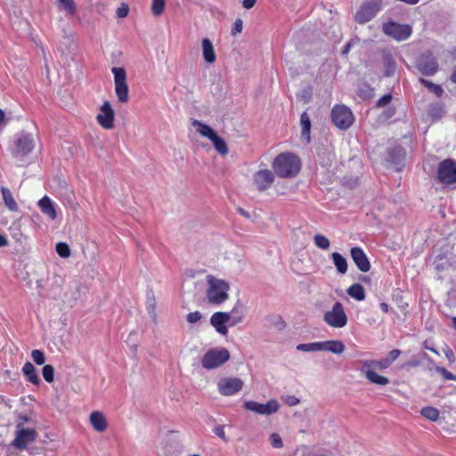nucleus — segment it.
I'll list each match as a JSON object with an SVG mask.
<instances>
[{"mask_svg":"<svg viewBox=\"0 0 456 456\" xmlns=\"http://www.w3.org/2000/svg\"><path fill=\"white\" fill-rule=\"evenodd\" d=\"M202 318L201 314L199 311L191 312L187 314V322L190 323H195Z\"/></svg>","mask_w":456,"mask_h":456,"instance_id":"47","label":"nucleus"},{"mask_svg":"<svg viewBox=\"0 0 456 456\" xmlns=\"http://www.w3.org/2000/svg\"><path fill=\"white\" fill-rule=\"evenodd\" d=\"M95 118L102 128L107 130L114 128L115 110L109 101L103 102Z\"/></svg>","mask_w":456,"mask_h":456,"instance_id":"14","label":"nucleus"},{"mask_svg":"<svg viewBox=\"0 0 456 456\" xmlns=\"http://www.w3.org/2000/svg\"><path fill=\"white\" fill-rule=\"evenodd\" d=\"M380 308L384 313H387L389 310V305L387 303H381Z\"/></svg>","mask_w":456,"mask_h":456,"instance_id":"56","label":"nucleus"},{"mask_svg":"<svg viewBox=\"0 0 456 456\" xmlns=\"http://www.w3.org/2000/svg\"><path fill=\"white\" fill-rule=\"evenodd\" d=\"M416 68L424 76H433L439 69V65L431 52L422 53L416 63Z\"/></svg>","mask_w":456,"mask_h":456,"instance_id":"13","label":"nucleus"},{"mask_svg":"<svg viewBox=\"0 0 456 456\" xmlns=\"http://www.w3.org/2000/svg\"><path fill=\"white\" fill-rule=\"evenodd\" d=\"M300 168V159L290 152L279 154L273 162L274 173L281 178L295 177L299 173Z\"/></svg>","mask_w":456,"mask_h":456,"instance_id":"1","label":"nucleus"},{"mask_svg":"<svg viewBox=\"0 0 456 456\" xmlns=\"http://www.w3.org/2000/svg\"><path fill=\"white\" fill-rule=\"evenodd\" d=\"M281 326H282V327L285 325V324H284V321H281Z\"/></svg>","mask_w":456,"mask_h":456,"instance_id":"64","label":"nucleus"},{"mask_svg":"<svg viewBox=\"0 0 456 456\" xmlns=\"http://www.w3.org/2000/svg\"><path fill=\"white\" fill-rule=\"evenodd\" d=\"M90 423L94 430L102 433L108 428L107 419L104 414L99 411H94L89 417Z\"/></svg>","mask_w":456,"mask_h":456,"instance_id":"20","label":"nucleus"},{"mask_svg":"<svg viewBox=\"0 0 456 456\" xmlns=\"http://www.w3.org/2000/svg\"><path fill=\"white\" fill-rule=\"evenodd\" d=\"M230 353L224 347H215L209 349L201 359V365L206 370H212L220 367L229 361Z\"/></svg>","mask_w":456,"mask_h":456,"instance_id":"5","label":"nucleus"},{"mask_svg":"<svg viewBox=\"0 0 456 456\" xmlns=\"http://www.w3.org/2000/svg\"><path fill=\"white\" fill-rule=\"evenodd\" d=\"M192 126L196 128V131L203 137L209 139L216 151L222 156H226L229 152V148L225 141L221 138L215 130L209 126L202 123L201 121L194 119L192 121Z\"/></svg>","mask_w":456,"mask_h":456,"instance_id":"4","label":"nucleus"},{"mask_svg":"<svg viewBox=\"0 0 456 456\" xmlns=\"http://www.w3.org/2000/svg\"><path fill=\"white\" fill-rule=\"evenodd\" d=\"M287 403L289 405L293 406V405H297L299 403V400L297 397H295V396H290V397L288 398Z\"/></svg>","mask_w":456,"mask_h":456,"instance_id":"53","label":"nucleus"},{"mask_svg":"<svg viewBox=\"0 0 456 456\" xmlns=\"http://www.w3.org/2000/svg\"><path fill=\"white\" fill-rule=\"evenodd\" d=\"M8 244V241L6 240V238L0 234V247H4V246H6Z\"/></svg>","mask_w":456,"mask_h":456,"instance_id":"55","label":"nucleus"},{"mask_svg":"<svg viewBox=\"0 0 456 456\" xmlns=\"http://www.w3.org/2000/svg\"><path fill=\"white\" fill-rule=\"evenodd\" d=\"M300 123L302 126V137L310 140L311 120L306 112H303L300 116Z\"/></svg>","mask_w":456,"mask_h":456,"instance_id":"31","label":"nucleus"},{"mask_svg":"<svg viewBox=\"0 0 456 456\" xmlns=\"http://www.w3.org/2000/svg\"><path fill=\"white\" fill-rule=\"evenodd\" d=\"M451 80L453 82V83H456V67L451 76Z\"/></svg>","mask_w":456,"mask_h":456,"instance_id":"58","label":"nucleus"},{"mask_svg":"<svg viewBox=\"0 0 456 456\" xmlns=\"http://www.w3.org/2000/svg\"><path fill=\"white\" fill-rule=\"evenodd\" d=\"M331 259L338 272L341 274H345L347 271L346 259L338 252H333L331 254Z\"/></svg>","mask_w":456,"mask_h":456,"instance_id":"29","label":"nucleus"},{"mask_svg":"<svg viewBox=\"0 0 456 456\" xmlns=\"http://www.w3.org/2000/svg\"><path fill=\"white\" fill-rule=\"evenodd\" d=\"M351 257L357 266V268L363 273L370 271V263L363 251L360 247H353L350 249Z\"/></svg>","mask_w":456,"mask_h":456,"instance_id":"19","label":"nucleus"},{"mask_svg":"<svg viewBox=\"0 0 456 456\" xmlns=\"http://www.w3.org/2000/svg\"><path fill=\"white\" fill-rule=\"evenodd\" d=\"M21 370L24 377L28 382L36 386H38L40 384V379L38 377L37 370L30 362H25Z\"/></svg>","mask_w":456,"mask_h":456,"instance_id":"27","label":"nucleus"},{"mask_svg":"<svg viewBox=\"0 0 456 456\" xmlns=\"http://www.w3.org/2000/svg\"><path fill=\"white\" fill-rule=\"evenodd\" d=\"M243 28V21L241 19H237L234 23L232 24V29H231V35L232 36H237L238 34L241 33Z\"/></svg>","mask_w":456,"mask_h":456,"instance_id":"43","label":"nucleus"},{"mask_svg":"<svg viewBox=\"0 0 456 456\" xmlns=\"http://www.w3.org/2000/svg\"><path fill=\"white\" fill-rule=\"evenodd\" d=\"M244 408L261 415H271L279 411L280 404L275 399H272L266 403H260L255 401H246L244 403Z\"/></svg>","mask_w":456,"mask_h":456,"instance_id":"15","label":"nucleus"},{"mask_svg":"<svg viewBox=\"0 0 456 456\" xmlns=\"http://www.w3.org/2000/svg\"><path fill=\"white\" fill-rule=\"evenodd\" d=\"M314 245L321 249H328L330 246V240L322 234H315L314 237Z\"/></svg>","mask_w":456,"mask_h":456,"instance_id":"36","label":"nucleus"},{"mask_svg":"<svg viewBox=\"0 0 456 456\" xmlns=\"http://www.w3.org/2000/svg\"><path fill=\"white\" fill-rule=\"evenodd\" d=\"M382 62L385 69V76L391 77L396 69V62L393 54L388 50L382 51Z\"/></svg>","mask_w":456,"mask_h":456,"instance_id":"23","label":"nucleus"},{"mask_svg":"<svg viewBox=\"0 0 456 456\" xmlns=\"http://www.w3.org/2000/svg\"><path fill=\"white\" fill-rule=\"evenodd\" d=\"M270 442L273 447L274 448H281L283 446V442L281 436L277 433H273L270 436Z\"/></svg>","mask_w":456,"mask_h":456,"instance_id":"42","label":"nucleus"},{"mask_svg":"<svg viewBox=\"0 0 456 456\" xmlns=\"http://www.w3.org/2000/svg\"><path fill=\"white\" fill-rule=\"evenodd\" d=\"M111 71L114 75L115 92L118 101L122 103L127 102L129 95L125 69L114 67Z\"/></svg>","mask_w":456,"mask_h":456,"instance_id":"11","label":"nucleus"},{"mask_svg":"<svg viewBox=\"0 0 456 456\" xmlns=\"http://www.w3.org/2000/svg\"><path fill=\"white\" fill-rule=\"evenodd\" d=\"M1 192L3 194L4 202L5 206L7 207V208L12 212H18L19 206H18L12 191L6 187H2Z\"/></svg>","mask_w":456,"mask_h":456,"instance_id":"28","label":"nucleus"},{"mask_svg":"<svg viewBox=\"0 0 456 456\" xmlns=\"http://www.w3.org/2000/svg\"><path fill=\"white\" fill-rule=\"evenodd\" d=\"M400 354H401V350L393 349L388 353V356L387 358L388 360H390V362L392 363L395 360H396L399 357Z\"/></svg>","mask_w":456,"mask_h":456,"instance_id":"49","label":"nucleus"},{"mask_svg":"<svg viewBox=\"0 0 456 456\" xmlns=\"http://www.w3.org/2000/svg\"><path fill=\"white\" fill-rule=\"evenodd\" d=\"M323 321L331 328L340 329L347 324V315L342 303L336 302L331 310L323 314Z\"/></svg>","mask_w":456,"mask_h":456,"instance_id":"8","label":"nucleus"},{"mask_svg":"<svg viewBox=\"0 0 456 456\" xmlns=\"http://www.w3.org/2000/svg\"><path fill=\"white\" fill-rule=\"evenodd\" d=\"M392 101V95L390 94H384L381 98L378 100L376 102V106L379 108L385 107L390 103Z\"/></svg>","mask_w":456,"mask_h":456,"instance_id":"46","label":"nucleus"},{"mask_svg":"<svg viewBox=\"0 0 456 456\" xmlns=\"http://www.w3.org/2000/svg\"><path fill=\"white\" fill-rule=\"evenodd\" d=\"M436 370L447 380H456V376L447 370L444 367H436Z\"/></svg>","mask_w":456,"mask_h":456,"instance_id":"44","label":"nucleus"},{"mask_svg":"<svg viewBox=\"0 0 456 456\" xmlns=\"http://www.w3.org/2000/svg\"><path fill=\"white\" fill-rule=\"evenodd\" d=\"M404 158V153L401 148H393L388 151V160L393 164L399 165Z\"/></svg>","mask_w":456,"mask_h":456,"instance_id":"33","label":"nucleus"},{"mask_svg":"<svg viewBox=\"0 0 456 456\" xmlns=\"http://www.w3.org/2000/svg\"><path fill=\"white\" fill-rule=\"evenodd\" d=\"M231 319L232 314L216 312L210 317V323L218 333L225 336L228 333L226 323H228Z\"/></svg>","mask_w":456,"mask_h":456,"instance_id":"18","label":"nucleus"},{"mask_svg":"<svg viewBox=\"0 0 456 456\" xmlns=\"http://www.w3.org/2000/svg\"><path fill=\"white\" fill-rule=\"evenodd\" d=\"M321 351H328L341 354L345 351V345L341 340H327L321 342Z\"/></svg>","mask_w":456,"mask_h":456,"instance_id":"26","label":"nucleus"},{"mask_svg":"<svg viewBox=\"0 0 456 456\" xmlns=\"http://www.w3.org/2000/svg\"><path fill=\"white\" fill-rule=\"evenodd\" d=\"M31 357L37 365H43L45 362V355L44 352L38 349L32 350Z\"/></svg>","mask_w":456,"mask_h":456,"instance_id":"41","label":"nucleus"},{"mask_svg":"<svg viewBox=\"0 0 456 456\" xmlns=\"http://www.w3.org/2000/svg\"><path fill=\"white\" fill-rule=\"evenodd\" d=\"M331 120L338 128L346 130L353 125L354 117L349 108L337 104L331 110Z\"/></svg>","mask_w":456,"mask_h":456,"instance_id":"6","label":"nucleus"},{"mask_svg":"<svg viewBox=\"0 0 456 456\" xmlns=\"http://www.w3.org/2000/svg\"><path fill=\"white\" fill-rule=\"evenodd\" d=\"M426 348H427V349H428V350H430L431 352L435 353V354H437V355L439 354V353H438L435 348H433V347H428V346H426Z\"/></svg>","mask_w":456,"mask_h":456,"instance_id":"60","label":"nucleus"},{"mask_svg":"<svg viewBox=\"0 0 456 456\" xmlns=\"http://www.w3.org/2000/svg\"><path fill=\"white\" fill-rule=\"evenodd\" d=\"M381 0H369L363 3L355 14V20L361 24L370 21L381 10Z\"/></svg>","mask_w":456,"mask_h":456,"instance_id":"12","label":"nucleus"},{"mask_svg":"<svg viewBox=\"0 0 456 456\" xmlns=\"http://www.w3.org/2000/svg\"><path fill=\"white\" fill-rule=\"evenodd\" d=\"M230 314H232V318L233 319V322H232V325L239 323V322H240L242 321V316L241 315H235V314H236L235 308H233L232 311Z\"/></svg>","mask_w":456,"mask_h":456,"instance_id":"50","label":"nucleus"},{"mask_svg":"<svg viewBox=\"0 0 456 456\" xmlns=\"http://www.w3.org/2000/svg\"><path fill=\"white\" fill-rule=\"evenodd\" d=\"M382 30L385 35L396 41H404L410 37L412 28L408 24H400L390 20L383 24Z\"/></svg>","mask_w":456,"mask_h":456,"instance_id":"10","label":"nucleus"},{"mask_svg":"<svg viewBox=\"0 0 456 456\" xmlns=\"http://www.w3.org/2000/svg\"><path fill=\"white\" fill-rule=\"evenodd\" d=\"M166 4V0H152L151 11L155 16H159L163 13Z\"/></svg>","mask_w":456,"mask_h":456,"instance_id":"40","label":"nucleus"},{"mask_svg":"<svg viewBox=\"0 0 456 456\" xmlns=\"http://www.w3.org/2000/svg\"><path fill=\"white\" fill-rule=\"evenodd\" d=\"M240 213L245 216H248V215L241 208H240Z\"/></svg>","mask_w":456,"mask_h":456,"instance_id":"61","label":"nucleus"},{"mask_svg":"<svg viewBox=\"0 0 456 456\" xmlns=\"http://www.w3.org/2000/svg\"><path fill=\"white\" fill-rule=\"evenodd\" d=\"M444 354H445L446 358L449 360V362H454L455 356H454V354H453V352H452V350L451 348H447L444 351Z\"/></svg>","mask_w":456,"mask_h":456,"instance_id":"52","label":"nucleus"},{"mask_svg":"<svg viewBox=\"0 0 456 456\" xmlns=\"http://www.w3.org/2000/svg\"><path fill=\"white\" fill-rule=\"evenodd\" d=\"M419 82L424 86L425 87H427L431 93H433L437 97H442V95L444 94V89L442 88L441 86L437 85V84H435L433 82H430L423 77H420L419 79Z\"/></svg>","mask_w":456,"mask_h":456,"instance_id":"32","label":"nucleus"},{"mask_svg":"<svg viewBox=\"0 0 456 456\" xmlns=\"http://www.w3.org/2000/svg\"><path fill=\"white\" fill-rule=\"evenodd\" d=\"M362 367L361 372L365 376L367 380L374 385L387 386L389 379L376 372L377 370H385L391 365L390 360L383 358L380 360H365L362 362Z\"/></svg>","mask_w":456,"mask_h":456,"instance_id":"2","label":"nucleus"},{"mask_svg":"<svg viewBox=\"0 0 456 456\" xmlns=\"http://www.w3.org/2000/svg\"><path fill=\"white\" fill-rule=\"evenodd\" d=\"M433 265L438 278L442 279L443 274L450 270L452 264L445 254H440L435 258Z\"/></svg>","mask_w":456,"mask_h":456,"instance_id":"21","label":"nucleus"},{"mask_svg":"<svg viewBox=\"0 0 456 456\" xmlns=\"http://www.w3.org/2000/svg\"><path fill=\"white\" fill-rule=\"evenodd\" d=\"M352 47L351 42H348L342 49L341 53L342 54H347Z\"/></svg>","mask_w":456,"mask_h":456,"instance_id":"54","label":"nucleus"},{"mask_svg":"<svg viewBox=\"0 0 456 456\" xmlns=\"http://www.w3.org/2000/svg\"><path fill=\"white\" fill-rule=\"evenodd\" d=\"M37 433L35 428H24L22 423L16 425L15 437L12 442V445L22 451L27 448L29 444L36 441Z\"/></svg>","mask_w":456,"mask_h":456,"instance_id":"7","label":"nucleus"},{"mask_svg":"<svg viewBox=\"0 0 456 456\" xmlns=\"http://www.w3.org/2000/svg\"><path fill=\"white\" fill-rule=\"evenodd\" d=\"M203 60L208 64H213L216 61V55L213 43L208 38H203L201 41Z\"/></svg>","mask_w":456,"mask_h":456,"instance_id":"22","label":"nucleus"},{"mask_svg":"<svg viewBox=\"0 0 456 456\" xmlns=\"http://www.w3.org/2000/svg\"><path fill=\"white\" fill-rule=\"evenodd\" d=\"M437 180L444 185H450L456 183L455 159H445L438 164Z\"/></svg>","mask_w":456,"mask_h":456,"instance_id":"9","label":"nucleus"},{"mask_svg":"<svg viewBox=\"0 0 456 456\" xmlns=\"http://www.w3.org/2000/svg\"><path fill=\"white\" fill-rule=\"evenodd\" d=\"M61 10L65 11L69 15H74L77 12V5L74 0H58Z\"/></svg>","mask_w":456,"mask_h":456,"instance_id":"35","label":"nucleus"},{"mask_svg":"<svg viewBox=\"0 0 456 456\" xmlns=\"http://www.w3.org/2000/svg\"><path fill=\"white\" fill-rule=\"evenodd\" d=\"M256 0H243L242 1V6L245 9H251L256 4Z\"/></svg>","mask_w":456,"mask_h":456,"instance_id":"51","label":"nucleus"},{"mask_svg":"<svg viewBox=\"0 0 456 456\" xmlns=\"http://www.w3.org/2000/svg\"><path fill=\"white\" fill-rule=\"evenodd\" d=\"M347 294L351 297H353L358 301H362L365 298L364 288L359 283H354V284L351 285L347 289Z\"/></svg>","mask_w":456,"mask_h":456,"instance_id":"30","label":"nucleus"},{"mask_svg":"<svg viewBox=\"0 0 456 456\" xmlns=\"http://www.w3.org/2000/svg\"><path fill=\"white\" fill-rule=\"evenodd\" d=\"M321 342H312L297 345V350L303 352H316L321 351Z\"/></svg>","mask_w":456,"mask_h":456,"instance_id":"37","label":"nucleus"},{"mask_svg":"<svg viewBox=\"0 0 456 456\" xmlns=\"http://www.w3.org/2000/svg\"><path fill=\"white\" fill-rule=\"evenodd\" d=\"M38 207L41 212L50 217L52 220H54L57 216L56 210L53 203L48 196H44L38 201Z\"/></svg>","mask_w":456,"mask_h":456,"instance_id":"25","label":"nucleus"},{"mask_svg":"<svg viewBox=\"0 0 456 456\" xmlns=\"http://www.w3.org/2000/svg\"><path fill=\"white\" fill-rule=\"evenodd\" d=\"M452 328L456 330V317H452Z\"/></svg>","mask_w":456,"mask_h":456,"instance_id":"59","label":"nucleus"},{"mask_svg":"<svg viewBox=\"0 0 456 456\" xmlns=\"http://www.w3.org/2000/svg\"><path fill=\"white\" fill-rule=\"evenodd\" d=\"M243 381L239 378H223L218 382V390L223 395H232L240 391Z\"/></svg>","mask_w":456,"mask_h":456,"instance_id":"16","label":"nucleus"},{"mask_svg":"<svg viewBox=\"0 0 456 456\" xmlns=\"http://www.w3.org/2000/svg\"><path fill=\"white\" fill-rule=\"evenodd\" d=\"M129 7L126 4H122L116 11L118 18H126L128 15Z\"/></svg>","mask_w":456,"mask_h":456,"instance_id":"45","label":"nucleus"},{"mask_svg":"<svg viewBox=\"0 0 456 456\" xmlns=\"http://www.w3.org/2000/svg\"><path fill=\"white\" fill-rule=\"evenodd\" d=\"M207 281L208 288L206 291V297L210 305H219L228 299L230 289L228 282L213 275H208Z\"/></svg>","mask_w":456,"mask_h":456,"instance_id":"3","label":"nucleus"},{"mask_svg":"<svg viewBox=\"0 0 456 456\" xmlns=\"http://www.w3.org/2000/svg\"><path fill=\"white\" fill-rule=\"evenodd\" d=\"M5 118L4 112L0 109V125L4 122Z\"/></svg>","mask_w":456,"mask_h":456,"instance_id":"57","label":"nucleus"},{"mask_svg":"<svg viewBox=\"0 0 456 456\" xmlns=\"http://www.w3.org/2000/svg\"><path fill=\"white\" fill-rule=\"evenodd\" d=\"M214 433L217 436L222 438L224 441H227V438H226V436H225V433H224V426L216 427L215 429H214Z\"/></svg>","mask_w":456,"mask_h":456,"instance_id":"48","label":"nucleus"},{"mask_svg":"<svg viewBox=\"0 0 456 456\" xmlns=\"http://www.w3.org/2000/svg\"><path fill=\"white\" fill-rule=\"evenodd\" d=\"M24 421H27L28 419L27 417L22 418Z\"/></svg>","mask_w":456,"mask_h":456,"instance_id":"63","label":"nucleus"},{"mask_svg":"<svg viewBox=\"0 0 456 456\" xmlns=\"http://www.w3.org/2000/svg\"><path fill=\"white\" fill-rule=\"evenodd\" d=\"M17 152L27 155L34 149V141L30 135H23L16 141Z\"/></svg>","mask_w":456,"mask_h":456,"instance_id":"24","label":"nucleus"},{"mask_svg":"<svg viewBox=\"0 0 456 456\" xmlns=\"http://www.w3.org/2000/svg\"><path fill=\"white\" fill-rule=\"evenodd\" d=\"M56 252L63 258H67L71 255L70 248L65 242H59L56 244Z\"/></svg>","mask_w":456,"mask_h":456,"instance_id":"38","label":"nucleus"},{"mask_svg":"<svg viewBox=\"0 0 456 456\" xmlns=\"http://www.w3.org/2000/svg\"><path fill=\"white\" fill-rule=\"evenodd\" d=\"M274 175L269 169H261L253 175V182L259 191H265L273 184Z\"/></svg>","mask_w":456,"mask_h":456,"instance_id":"17","label":"nucleus"},{"mask_svg":"<svg viewBox=\"0 0 456 456\" xmlns=\"http://www.w3.org/2000/svg\"><path fill=\"white\" fill-rule=\"evenodd\" d=\"M420 414L427 419L436 421L439 418V411L433 406H426L420 410Z\"/></svg>","mask_w":456,"mask_h":456,"instance_id":"34","label":"nucleus"},{"mask_svg":"<svg viewBox=\"0 0 456 456\" xmlns=\"http://www.w3.org/2000/svg\"><path fill=\"white\" fill-rule=\"evenodd\" d=\"M312 456H327V455H324V454H313Z\"/></svg>","mask_w":456,"mask_h":456,"instance_id":"62","label":"nucleus"},{"mask_svg":"<svg viewBox=\"0 0 456 456\" xmlns=\"http://www.w3.org/2000/svg\"><path fill=\"white\" fill-rule=\"evenodd\" d=\"M42 374L44 379L48 382L52 383L54 379V368L53 366L47 364L43 367Z\"/></svg>","mask_w":456,"mask_h":456,"instance_id":"39","label":"nucleus"}]
</instances>
